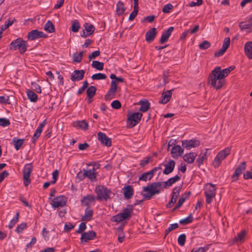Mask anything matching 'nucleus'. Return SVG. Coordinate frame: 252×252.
<instances>
[{"mask_svg": "<svg viewBox=\"0 0 252 252\" xmlns=\"http://www.w3.org/2000/svg\"><path fill=\"white\" fill-rule=\"evenodd\" d=\"M209 245H206L204 247H199L197 249L193 248L191 252H205L209 249Z\"/></svg>", "mask_w": 252, "mask_h": 252, "instance_id": "49", "label": "nucleus"}, {"mask_svg": "<svg viewBox=\"0 0 252 252\" xmlns=\"http://www.w3.org/2000/svg\"><path fill=\"white\" fill-rule=\"evenodd\" d=\"M138 12V7H133V11L130 13L128 19L129 21H132L136 16Z\"/></svg>", "mask_w": 252, "mask_h": 252, "instance_id": "55", "label": "nucleus"}, {"mask_svg": "<svg viewBox=\"0 0 252 252\" xmlns=\"http://www.w3.org/2000/svg\"><path fill=\"white\" fill-rule=\"evenodd\" d=\"M125 9L124 4L121 1H119L117 4V13L119 15H121L124 13Z\"/></svg>", "mask_w": 252, "mask_h": 252, "instance_id": "39", "label": "nucleus"}, {"mask_svg": "<svg viewBox=\"0 0 252 252\" xmlns=\"http://www.w3.org/2000/svg\"><path fill=\"white\" fill-rule=\"evenodd\" d=\"M157 34L156 29L155 28L150 29L146 33V40L148 42H151L154 40Z\"/></svg>", "mask_w": 252, "mask_h": 252, "instance_id": "22", "label": "nucleus"}, {"mask_svg": "<svg viewBox=\"0 0 252 252\" xmlns=\"http://www.w3.org/2000/svg\"><path fill=\"white\" fill-rule=\"evenodd\" d=\"M154 174L153 170H152L147 172L144 173L139 177V180L143 181L150 180L153 178Z\"/></svg>", "mask_w": 252, "mask_h": 252, "instance_id": "27", "label": "nucleus"}, {"mask_svg": "<svg viewBox=\"0 0 252 252\" xmlns=\"http://www.w3.org/2000/svg\"><path fill=\"white\" fill-rule=\"evenodd\" d=\"M210 46H211L210 43L207 40L203 41L202 43H200L199 45V47L200 49H201L202 50L207 49L209 48L210 47Z\"/></svg>", "mask_w": 252, "mask_h": 252, "instance_id": "53", "label": "nucleus"}, {"mask_svg": "<svg viewBox=\"0 0 252 252\" xmlns=\"http://www.w3.org/2000/svg\"><path fill=\"white\" fill-rule=\"evenodd\" d=\"M24 139H19L16 137H14L12 139V143L14 145V147L16 150H19L24 143Z\"/></svg>", "mask_w": 252, "mask_h": 252, "instance_id": "34", "label": "nucleus"}, {"mask_svg": "<svg viewBox=\"0 0 252 252\" xmlns=\"http://www.w3.org/2000/svg\"><path fill=\"white\" fill-rule=\"evenodd\" d=\"M33 167L32 163L25 164L23 169V181L25 186L27 187L31 183L30 176L32 171Z\"/></svg>", "mask_w": 252, "mask_h": 252, "instance_id": "8", "label": "nucleus"}, {"mask_svg": "<svg viewBox=\"0 0 252 252\" xmlns=\"http://www.w3.org/2000/svg\"><path fill=\"white\" fill-rule=\"evenodd\" d=\"M83 53V51H81L79 53H74L73 55V61L77 63H80L82 60Z\"/></svg>", "mask_w": 252, "mask_h": 252, "instance_id": "41", "label": "nucleus"}, {"mask_svg": "<svg viewBox=\"0 0 252 252\" xmlns=\"http://www.w3.org/2000/svg\"><path fill=\"white\" fill-rule=\"evenodd\" d=\"M66 202V198L63 195L57 196L51 200V205L54 208L60 207H63L65 205Z\"/></svg>", "mask_w": 252, "mask_h": 252, "instance_id": "10", "label": "nucleus"}, {"mask_svg": "<svg viewBox=\"0 0 252 252\" xmlns=\"http://www.w3.org/2000/svg\"><path fill=\"white\" fill-rule=\"evenodd\" d=\"M179 227V224L177 223H173V224H171L170 225V226H169V227L165 230V237H166L167 234L170 232L171 231L174 230V229H176L177 228H178Z\"/></svg>", "mask_w": 252, "mask_h": 252, "instance_id": "48", "label": "nucleus"}, {"mask_svg": "<svg viewBox=\"0 0 252 252\" xmlns=\"http://www.w3.org/2000/svg\"><path fill=\"white\" fill-rule=\"evenodd\" d=\"M127 214H124L123 213H119L112 217V221L120 222L126 219H127Z\"/></svg>", "mask_w": 252, "mask_h": 252, "instance_id": "30", "label": "nucleus"}, {"mask_svg": "<svg viewBox=\"0 0 252 252\" xmlns=\"http://www.w3.org/2000/svg\"><path fill=\"white\" fill-rule=\"evenodd\" d=\"M133 209V208L132 205H127L126 208L124 209L122 213L127 214V218L129 219L131 217V214L132 212Z\"/></svg>", "mask_w": 252, "mask_h": 252, "instance_id": "45", "label": "nucleus"}, {"mask_svg": "<svg viewBox=\"0 0 252 252\" xmlns=\"http://www.w3.org/2000/svg\"><path fill=\"white\" fill-rule=\"evenodd\" d=\"M184 153V149L181 148L180 145L174 146L171 150V154L172 157L177 158L178 157L181 156Z\"/></svg>", "mask_w": 252, "mask_h": 252, "instance_id": "21", "label": "nucleus"}, {"mask_svg": "<svg viewBox=\"0 0 252 252\" xmlns=\"http://www.w3.org/2000/svg\"><path fill=\"white\" fill-rule=\"evenodd\" d=\"M230 45V38L229 37H225L223 40L222 47L221 48L226 51Z\"/></svg>", "mask_w": 252, "mask_h": 252, "instance_id": "58", "label": "nucleus"}, {"mask_svg": "<svg viewBox=\"0 0 252 252\" xmlns=\"http://www.w3.org/2000/svg\"><path fill=\"white\" fill-rule=\"evenodd\" d=\"M9 46L10 50L18 49L20 53L23 54L27 51L28 45L26 41L19 37L12 41Z\"/></svg>", "mask_w": 252, "mask_h": 252, "instance_id": "5", "label": "nucleus"}, {"mask_svg": "<svg viewBox=\"0 0 252 252\" xmlns=\"http://www.w3.org/2000/svg\"><path fill=\"white\" fill-rule=\"evenodd\" d=\"M94 212L90 207H87L85 212V215L81 218V220L89 221L92 219Z\"/></svg>", "mask_w": 252, "mask_h": 252, "instance_id": "25", "label": "nucleus"}, {"mask_svg": "<svg viewBox=\"0 0 252 252\" xmlns=\"http://www.w3.org/2000/svg\"><path fill=\"white\" fill-rule=\"evenodd\" d=\"M163 165L165 166V169L163 171V173L168 175L173 171L175 166V162L173 160L170 159L167 163L164 164Z\"/></svg>", "mask_w": 252, "mask_h": 252, "instance_id": "19", "label": "nucleus"}, {"mask_svg": "<svg viewBox=\"0 0 252 252\" xmlns=\"http://www.w3.org/2000/svg\"><path fill=\"white\" fill-rule=\"evenodd\" d=\"M200 141L197 139L186 140L182 141V146L184 148L189 150L200 145Z\"/></svg>", "mask_w": 252, "mask_h": 252, "instance_id": "11", "label": "nucleus"}, {"mask_svg": "<svg viewBox=\"0 0 252 252\" xmlns=\"http://www.w3.org/2000/svg\"><path fill=\"white\" fill-rule=\"evenodd\" d=\"M19 212H17L15 216L13 218V219L11 220L9 223L8 227L9 228V229H11L12 228H13V227L15 225V224L18 222L19 220Z\"/></svg>", "mask_w": 252, "mask_h": 252, "instance_id": "42", "label": "nucleus"}, {"mask_svg": "<svg viewBox=\"0 0 252 252\" xmlns=\"http://www.w3.org/2000/svg\"><path fill=\"white\" fill-rule=\"evenodd\" d=\"M178 197V196L172 194V196L170 201L166 204V207L167 208H171L173 206V205L176 202Z\"/></svg>", "mask_w": 252, "mask_h": 252, "instance_id": "51", "label": "nucleus"}, {"mask_svg": "<svg viewBox=\"0 0 252 252\" xmlns=\"http://www.w3.org/2000/svg\"><path fill=\"white\" fill-rule=\"evenodd\" d=\"M207 150L208 149H206V151H207ZM207 152L202 155H199L198 158L196 160V162L197 163L198 166H200V165L203 163V161L207 159Z\"/></svg>", "mask_w": 252, "mask_h": 252, "instance_id": "44", "label": "nucleus"}, {"mask_svg": "<svg viewBox=\"0 0 252 252\" xmlns=\"http://www.w3.org/2000/svg\"><path fill=\"white\" fill-rule=\"evenodd\" d=\"M10 123L8 119L5 118H0V126L5 127L10 125Z\"/></svg>", "mask_w": 252, "mask_h": 252, "instance_id": "54", "label": "nucleus"}, {"mask_svg": "<svg viewBox=\"0 0 252 252\" xmlns=\"http://www.w3.org/2000/svg\"><path fill=\"white\" fill-rule=\"evenodd\" d=\"M46 36L42 32L38 31L37 30H32L27 35V38L30 40Z\"/></svg>", "mask_w": 252, "mask_h": 252, "instance_id": "14", "label": "nucleus"}, {"mask_svg": "<svg viewBox=\"0 0 252 252\" xmlns=\"http://www.w3.org/2000/svg\"><path fill=\"white\" fill-rule=\"evenodd\" d=\"M77 126L82 129L86 130L88 127V124L85 120L78 122Z\"/></svg>", "mask_w": 252, "mask_h": 252, "instance_id": "50", "label": "nucleus"}, {"mask_svg": "<svg viewBox=\"0 0 252 252\" xmlns=\"http://www.w3.org/2000/svg\"><path fill=\"white\" fill-rule=\"evenodd\" d=\"M196 156L197 154L194 153H189L185 155L183 159L188 163H192L194 162Z\"/></svg>", "mask_w": 252, "mask_h": 252, "instance_id": "29", "label": "nucleus"}, {"mask_svg": "<svg viewBox=\"0 0 252 252\" xmlns=\"http://www.w3.org/2000/svg\"><path fill=\"white\" fill-rule=\"evenodd\" d=\"M100 52L98 50L93 52L89 56V59L90 61L100 55Z\"/></svg>", "mask_w": 252, "mask_h": 252, "instance_id": "64", "label": "nucleus"}, {"mask_svg": "<svg viewBox=\"0 0 252 252\" xmlns=\"http://www.w3.org/2000/svg\"><path fill=\"white\" fill-rule=\"evenodd\" d=\"M111 106L115 109H118L121 107V103L119 100H116L111 103Z\"/></svg>", "mask_w": 252, "mask_h": 252, "instance_id": "61", "label": "nucleus"}, {"mask_svg": "<svg viewBox=\"0 0 252 252\" xmlns=\"http://www.w3.org/2000/svg\"><path fill=\"white\" fill-rule=\"evenodd\" d=\"M92 66L93 67L98 70H102L103 69L104 63L98 61H93Z\"/></svg>", "mask_w": 252, "mask_h": 252, "instance_id": "38", "label": "nucleus"}, {"mask_svg": "<svg viewBox=\"0 0 252 252\" xmlns=\"http://www.w3.org/2000/svg\"><path fill=\"white\" fill-rule=\"evenodd\" d=\"M231 149V146L227 147L220 151L217 154L213 161V165L215 168H218L220 165L221 161L224 159L228 155L230 154Z\"/></svg>", "mask_w": 252, "mask_h": 252, "instance_id": "6", "label": "nucleus"}, {"mask_svg": "<svg viewBox=\"0 0 252 252\" xmlns=\"http://www.w3.org/2000/svg\"><path fill=\"white\" fill-rule=\"evenodd\" d=\"M107 76L105 74L98 73L96 74H94L92 76V79L94 80H103L106 78Z\"/></svg>", "mask_w": 252, "mask_h": 252, "instance_id": "46", "label": "nucleus"}, {"mask_svg": "<svg viewBox=\"0 0 252 252\" xmlns=\"http://www.w3.org/2000/svg\"><path fill=\"white\" fill-rule=\"evenodd\" d=\"M193 220V218L192 216V214H190L187 218L181 220L179 221L180 224L183 225H186L188 223L191 222Z\"/></svg>", "mask_w": 252, "mask_h": 252, "instance_id": "47", "label": "nucleus"}, {"mask_svg": "<svg viewBox=\"0 0 252 252\" xmlns=\"http://www.w3.org/2000/svg\"><path fill=\"white\" fill-rule=\"evenodd\" d=\"M142 114L140 112H135L130 115L127 119V127L132 128L141 120Z\"/></svg>", "mask_w": 252, "mask_h": 252, "instance_id": "9", "label": "nucleus"}, {"mask_svg": "<svg viewBox=\"0 0 252 252\" xmlns=\"http://www.w3.org/2000/svg\"><path fill=\"white\" fill-rule=\"evenodd\" d=\"M85 174H86V177L88 178L90 180L92 181L96 180V173L94 167L92 169L85 170Z\"/></svg>", "mask_w": 252, "mask_h": 252, "instance_id": "26", "label": "nucleus"}, {"mask_svg": "<svg viewBox=\"0 0 252 252\" xmlns=\"http://www.w3.org/2000/svg\"><path fill=\"white\" fill-rule=\"evenodd\" d=\"M80 28V24L78 20H74L72 22L71 27L72 32H78Z\"/></svg>", "mask_w": 252, "mask_h": 252, "instance_id": "40", "label": "nucleus"}, {"mask_svg": "<svg viewBox=\"0 0 252 252\" xmlns=\"http://www.w3.org/2000/svg\"><path fill=\"white\" fill-rule=\"evenodd\" d=\"M216 186L211 183H207L204 187V194L206 197V201L207 204H210L216 196Z\"/></svg>", "mask_w": 252, "mask_h": 252, "instance_id": "7", "label": "nucleus"}, {"mask_svg": "<svg viewBox=\"0 0 252 252\" xmlns=\"http://www.w3.org/2000/svg\"><path fill=\"white\" fill-rule=\"evenodd\" d=\"M174 28L173 27H170L167 30L163 31L159 40L160 44H163L168 40Z\"/></svg>", "mask_w": 252, "mask_h": 252, "instance_id": "17", "label": "nucleus"}, {"mask_svg": "<svg viewBox=\"0 0 252 252\" xmlns=\"http://www.w3.org/2000/svg\"><path fill=\"white\" fill-rule=\"evenodd\" d=\"M96 236V233L93 231H90L83 233L81 237V242H87L89 240L94 239Z\"/></svg>", "mask_w": 252, "mask_h": 252, "instance_id": "18", "label": "nucleus"}, {"mask_svg": "<svg viewBox=\"0 0 252 252\" xmlns=\"http://www.w3.org/2000/svg\"><path fill=\"white\" fill-rule=\"evenodd\" d=\"M245 231H242L240 233H238L237 237H235L233 240L235 242H242L244 240V237L245 236Z\"/></svg>", "mask_w": 252, "mask_h": 252, "instance_id": "43", "label": "nucleus"}, {"mask_svg": "<svg viewBox=\"0 0 252 252\" xmlns=\"http://www.w3.org/2000/svg\"><path fill=\"white\" fill-rule=\"evenodd\" d=\"M173 91V90L172 89L166 92H163L161 94L160 99H159V103L165 104L169 101L171 97Z\"/></svg>", "mask_w": 252, "mask_h": 252, "instance_id": "15", "label": "nucleus"}, {"mask_svg": "<svg viewBox=\"0 0 252 252\" xmlns=\"http://www.w3.org/2000/svg\"><path fill=\"white\" fill-rule=\"evenodd\" d=\"M186 240V236L185 234L180 235L178 238V243L181 246H183L185 245Z\"/></svg>", "mask_w": 252, "mask_h": 252, "instance_id": "52", "label": "nucleus"}, {"mask_svg": "<svg viewBox=\"0 0 252 252\" xmlns=\"http://www.w3.org/2000/svg\"><path fill=\"white\" fill-rule=\"evenodd\" d=\"M47 124V120H44L41 123H40L36 129V131L41 133L43 127Z\"/></svg>", "mask_w": 252, "mask_h": 252, "instance_id": "63", "label": "nucleus"}, {"mask_svg": "<svg viewBox=\"0 0 252 252\" xmlns=\"http://www.w3.org/2000/svg\"><path fill=\"white\" fill-rule=\"evenodd\" d=\"M96 88L94 86H91L87 89V94L88 98H93L95 94Z\"/></svg>", "mask_w": 252, "mask_h": 252, "instance_id": "36", "label": "nucleus"}, {"mask_svg": "<svg viewBox=\"0 0 252 252\" xmlns=\"http://www.w3.org/2000/svg\"><path fill=\"white\" fill-rule=\"evenodd\" d=\"M163 183L162 182H154L147 187L143 188L145 193H142V195L145 199L149 200L155 194L159 193V189L162 187Z\"/></svg>", "mask_w": 252, "mask_h": 252, "instance_id": "2", "label": "nucleus"}, {"mask_svg": "<svg viewBox=\"0 0 252 252\" xmlns=\"http://www.w3.org/2000/svg\"><path fill=\"white\" fill-rule=\"evenodd\" d=\"M28 98L31 102H35L38 99L37 95L33 91L28 90L27 91Z\"/></svg>", "mask_w": 252, "mask_h": 252, "instance_id": "33", "label": "nucleus"}, {"mask_svg": "<svg viewBox=\"0 0 252 252\" xmlns=\"http://www.w3.org/2000/svg\"><path fill=\"white\" fill-rule=\"evenodd\" d=\"M139 103L141 105V107L139 109L140 111L145 112L148 111L150 105L148 100L140 101Z\"/></svg>", "mask_w": 252, "mask_h": 252, "instance_id": "35", "label": "nucleus"}, {"mask_svg": "<svg viewBox=\"0 0 252 252\" xmlns=\"http://www.w3.org/2000/svg\"><path fill=\"white\" fill-rule=\"evenodd\" d=\"M173 5L171 3H168L165 4L162 9V12L164 13H168L170 12V10L173 8Z\"/></svg>", "mask_w": 252, "mask_h": 252, "instance_id": "59", "label": "nucleus"}, {"mask_svg": "<svg viewBox=\"0 0 252 252\" xmlns=\"http://www.w3.org/2000/svg\"><path fill=\"white\" fill-rule=\"evenodd\" d=\"M246 168V162L244 161L238 165L235 170L233 175L232 176L233 181H236L238 179V177L242 173Z\"/></svg>", "mask_w": 252, "mask_h": 252, "instance_id": "12", "label": "nucleus"}, {"mask_svg": "<svg viewBox=\"0 0 252 252\" xmlns=\"http://www.w3.org/2000/svg\"><path fill=\"white\" fill-rule=\"evenodd\" d=\"M44 30L50 33L55 32V27L52 22L50 21H48L44 26Z\"/></svg>", "mask_w": 252, "mask_h": 252, "instance_id": "37", "label": "nucleus"}, {"mask_svg": "<svg viewBox=\"0 0 252 252\" xmlns=\"http://www.w3.org/2000/svg\"><path fill=\"white\" fill-rule=\"evenodd\" d=\"M84 30L87 33V35L92 34L95 31V27L91 24L86 23L84 24Z\"/></svg>", "mask_w": 252, "mask_h": 252, "instance_id": "31", "label": "nucleus"}, {"mask_svg": "<svg viewBox=\"0 0 252 252\" xmlns=\"http://www.w3.org/2000/svg\"><path fill=\"white\" fill-rule=\"evenodd\" d=\"M181 179V176L177 175L174 177L169 178L167 181L162 182L163 183L162 187L166 188L167 187H170L175 182L178 181Z\"/></svg>", "mask_w": 252, "mask_h": 252, "instance_id": "23", "label": "nucleus"}, {"mask_svg": "<svg viewBox=\"0 0 252 252\" xmlns=\"http://www.w3.org/2000/svg\"><path fill=\"white\" fill-rule=\"evenodd\" d=\"M94 191L96 194V199L98 200L104 199L106 201L111 198L112 194L111 190L104 186L99 185L96 186Z\"/></svg>", "mask_w": 252, "mask_h": 252, "instance_id": "3", "label": "nucleus"}, {"mask_svg": "<svg viewBox=\"0 0 252 252\" xmlns=\"http://www.w3.org/2000/svg\"><path fill=\"white\" fill-rule=\"evenodd\" d=\"M27 225L26 223H22L18 225L16 228V231L18 233H20L22 231L27 227Z\"/></svg>", "mask_w": 252, "mask_h": 252, "instance_id": "60", "label": "nucleus"}, {"mask_svg": "<svg viewBox=\"0 0 252 252\" xmlns=\"http://www.w3.org/2000/svg\"><path fill=\"white\" fill-rule=\"evenodd\" d=\"M245 53L249 59H252V41L246 42L244 47Z\"/></svg>", "mask_w": 252, "mask_h": 252, "instance_id": "24", "label": "nucleus"}, {"mask_svg": "<svg viewBox=\"0 0 252 252\" xmlns=\"http://www.w3.org/2000/svg\"><path fill=\"white\" fill-rule=\"evenodd\" d=\"M16 21V20L15 18H14L12 20H10V19H9L7 21V22L5 24L4 26L2 27V31H4L6 30L9 26H11Z\"/></svg>", "mask_w": 252, "mask_h": 252, "instance_id": "57", "label": "nucleus"}, {"mask_svg": "<svg viewBox=\"0 0 252 252\" xmlns=\"http://www.w3.org/2000/svg\"><path fill=\"white\" fill-rule=\"evenodd\" d=\"M124 196L126 199L130 198L133 194V189L131 186L128 185L123 188Z\"/></svg>", "mask_w": 252, "mask_h": 252, "instance_id": "28", "label": "nucleus"}, {"mask_svg": "<svg viewBox=\"0 0 252 252\" xmlns=\"http://www.w3.org/2000/svg\"><path fill=\"white\" fill-rule=\"evenodd\" d=\"M124 82V79L122 77H117L116 79L111 81L110 88L105 95L106 100H110L115 97L118 89V84Z\"/></svg>", "mask_w": 252, "mask_h": 252, "instance_id": "4", "label": "nucleus"}, {"mask_svg": "<svg viewBox=\"0 0 252 252\" xmlns=\"http://www.w3.org/2000/svg\"><path fill=\"white\" fill-rule=\"evenodd\" d=\"M233 69L232 66L221 69L220 66H217L209 75V83L217 90L220 89L225 83L224 78Z\"/></svg>", "mask_w": 252, "mask_h": 252, "instance_id": "1", "label": "nucleus"}, {"mask_svg": "<svg viewBox=\"0 0 252 252\" xmlns=\"http://www.w3.org/2000/svg\"><path fill=\"white\" fill-rule=\"evenodd\" d=\"M85 74L84 70H76L73 72L71 75L70 79L72 81H78L82 80Z\"/></svg>", "mask_w": 252, "mask_h": 252, "instance_id": "16", "label": "nucleus"}, {"mask_svg": "<svg viewBox=\"0 0 252 252\" xmlns=\"http://www.w3.org/2000/svg\"><path fill=\"white\" fill-rule=\"evenodd\" d=\"M32 87L34 91H35L37 93H41V87L36 83H32Z\"/></svg>", "mask_w": 252, "mask_h": 252, "instance_id": "62", "label": "nucleus"}, {"mask_svg": "<svg viewBox=\"0 0 252 252\" xmlns=\"http://www.w3.org/2000/svg\"><path fill=\"white\" fill-rule=\"evenodd\" d=\"M95 200L94 195L89 194L83 197L81 200V202L82 205L89 207L92 203L95 201Z\"/></svg>", "mask_w": 252, "mask_h": 252, "instance_id": "20", "label": "nucleus"}, {"mask_svg": "<svg viewBox=\"0 0 252 252\" xmlns=\"http://www.w3.org/2000/svg\"><path fill=\"white\" fill-rule=\"evenodd\" d=\"M151 157H147L144 158L143 159L141 160L140 162V165L141 167H144L147 164H148L150 161H152Z\"/></svg>", "mask_w": 252, "mask_h": 252, "instance_id": "56", "label": "nucleus"}, {"mask_svg": "<svg viewBox=\"0 0 252 252\" xmlns=\"http://www.w3.org/2000/svg\"><path fill=\"white\" fill-rule=\"evenodd\" d=\"M239 27L242 30H247L248 32H252V23L242 22L239 24Z\"/></svg>", "mask_w": 252, "mask_h": 252, "instance_id": "32", "label": "nucleus"}, {"mask_svg": "<svg viewBox=\"0 0 252 252\" xmlns=\"http://www.w3.org/2000/svg\"><path fill=\"white\" fill-rule=\"evenodd\" d=\"M98 140L103 145L107 147L111 146V139L109 138L105 133L99 132L97 133Z\"/></svg>", "mask_w": 252, "mask_h": 252, "instance_id": "13", "label": "nucleus"}]
</instances>
